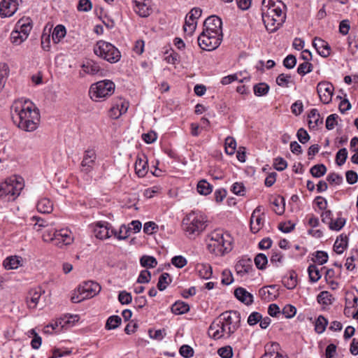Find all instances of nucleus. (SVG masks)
Returning <instances> with one entry per match:
<instances>
[{"label": "nucleus", "mask_w": 358, "mask_h": 358, "mask_svg": "<svg viewBox=\"0 0 358 358\" xmlns=\"http://www.w3.org/2000/svg\"><path fill=\"white\" fill-rule=\"evenodd\" d=\"M10 115L14 124L24 131H34L40 124V111L28 99L15 100L10 106Z\"/></svg>", "instance_id": "f257e3e1"}, {"label": "nucleus", "mask_w": 358, "mask_h": 358, "mask_svg": "<svg viewBox=\"0 0 358 358\" xmlns=\"http://www.w3.org/2000/svg\"><path fill=\"white\" fill-rule=\"evenodd\" d=\"M241 314L237 310L222 313L209 327L208 334L215 340L228 338L240 327Z\"/></svg>", "instance_id": "f03ea898"}, {"label": "nucleus", "mask_w": 358, "mask_h": 358, "mask_svg": "<svg viewBox=\"0 0 358 358\" xmlns=\"http://www.w3.org/2000/svg\"><path fill=\"white\" fill-rule=\"evenodd\" d=\"M285 5L278 0H263L262 3V17L266 30L275 32L284 23L286 15L282 8Z\"/></svg>", "instance_id": "7ed1b4c3"}, {"label": "nucleus", "mask_w": 358, "mask_h": 358, "mask_svg": "<svg viewBox=\"0 0 358 358\" xmlns=\"http://www.w3.org/2000/svg\"><path fill=\"white\" fill-rule=\"evenodd\" d=\"M206 241L208 252L216 257L224 256L232 249L231 237L229 234L224 233L220 229L210 232Z\"/></svg>", "instance_id": "20e7f679"}, {"label": "nucleus", "mask_w": 358, "mask_h": 358, "mask_svg": "<svg viewBox=\"0 0 358 358\" xmlns=\"http://www.w3.org/2000/svg\"><path fill=\"white\" fill-rule=\"evenodd\" d=\"M206 218L200 213L192 212L182 220V229L189 238L199 236L206 228Z\"/></svg>", "instance_id": "39448f33"}, {"label": "nucleus", "mask_w": 358, "mask_h": 358, "mask_svg": "<svg viewBox=\"0 0 358 358\" xmlns=\"http://www.w3.org/2000/svg\"><path fill=\"white\" fill-rule=\"evenodd\" d=\"M24 187L23 180L20 177H13L0 183V201H14Z\"/></svg>", "instance_id": "423d86ee"}, {"label": "nucleus", "mask_w": 358, "mask_h": 358, "mask_svg": "<svg viewBox=\"0 0 358 358\" xmlns=\"http://www.w3.org/2000/svg\"><path fill=\"white\" fill-rule=\"evenodd\" d=\"M94 54L107 62L114 64L120 61L121 54L119 50L112 43L99 41L94 47Z\"/></svg>", "instance_id": "0eeeda50"}, {"label": "nucleus", "mask_w": 358, "mask_h": 358, "mask_svg": "<svg viewBox=\"0 0 358 358\" xmlns=\"http://www.w3.org/2000/svg\"><path fill=\"white\" fill-rule=\"evenodd\" d=\"M115 89V83L110 80H103L91 85L89 90L90 98L94 101H99L111 96Z\"/></svg>", "instance_id": "6e6552de"}, {"label": "nucleus", "mask_w": 358, "mask_h": 358, "mask_svg": "<svg viewBox=\"0 0 358 358\" xmlns=\"http://www.w3.org/2000/svg\"><path fill=\"white\" fill-rule=\"evenodd\" d=\"M101 286L96 282L87 281L80 285L77 291H76L71 301L73 303H79L85 299L92 298L99 293Z\"/></svg>", "instance_id": "1a4fd4ad"}, {"label": "nucleus", "mask_w": 358, "mask_h": 358, "mask_svg": "<svg viewBox=\"0 0 358 358\" xmlns=\"http://www.w3.org/2000/svg\"><path fill=\"white\" fill-rule=\"evenodd\" d=\"M203 31L210 36L220 38V39L222 41L223 34L222 20L216 15L209 16L203 22Z\"/></svg>", "instance_id": "9d476101"}, {"label": "nucleus", "mask_w": 358, "mask_h": 358, "mask_svg": "<svg viewBox=\"0 0 358 358\" xmlns=\"http://www.w3.org/2000/svg\"><path fill=\"white\" fill-rule=\"evenodd\" d=\"M221 42L222 40L220 38L210 36L204 31H202L198 37V44L199 47L207 51L216 49L221 44Z\"/></svg>", "instance_id": "9b49d317"}, {"label": "nucleus", "mask_w": 358, "mask_h": 358, "mask_svg": "<svg viewBox=\"0 0 358 358\" xmlns=\"http://www.w3.org/2000/svg\"><path fill=\"white\" fill-rule=\"evenodd\" d=\"M202 13V10L199 8H193L187 14L185 18V24L183 26L184 31L189 35L192 34L196 27V19H198Z\"/></svg>", "instance_id": "f8f14e48"}, {"label": "nucleus", "mask_w": 358, "mask_h": 358, "mask_svg": "<svg viewBox=\"0 0 358 358\" xmlns=\"http://www.w3.org/2000/svg\"><path fill=\"white\" fill-rule=\"evenodd\" d=\"M96 159V155L94 150L88 149L85 150L80 164V171L87 174L92 172L95 166Z\"/></svg>", "instance_id": "ddd939ff"}, {"label": "nucleus", "mask_w": 358, "mask_h": 358, "mask_svg": "<svg viewBox=\"0 0 358 358\" xmlns=\"http://www.w3.org/2000/svg\"><path fill=\"white\" fill-rule=\"evenodd\" d=\"M262 207L257 206L252 213L250 217V230L253 234L257 233L264 224V213L262 212Z\"/></svg>", "instance_id": "4468645a"}, {"label": "nucleus", "mask_w": 358, "mask_h": 358, "mask_svg": "<svg viewBox=\"0 0 358 358\" xmlns=\"http://www.w3.org/2000/svg\"><path fill=\"white\" fill-rule=\"evenodd\" d=\"M334 86L328 82H320L317 86V92L320 101L324 104L331 101L333 96Z\"/></svg>", "instance_id": "2eb2a0df"}, {"label": "nucleus", "mask_w": 358, "mask_h": 358, "mask_svg": "<svg viewBox=\"0 0 358 358\" xmlns=\"http://www.w3.org/2000/svg\"><path fill=\"white\" fill-rule=\"evenodd\" d=\"M17 10V0H2L0 2V16L2 17L12 16Z\"/></svg>", "instance_id": "dca6fc26"}, {"label": "nucleus", "mask_w": 358, "mask_h": 358, "mask_svg": "<svg viewBox=\"0 0 358 358\" xmlns=\"http://www.w3.org/2000/svg\"><path fill=\"white\" fill-rule=\"evenodd\" d=\"M150 0H133L134 9L141 17H145L151 13Z\"/></svg>", "instance_id": "f3484780"}, {"label": "nucleus", "mask_w": 358, "mask_h": 358, "mask_svg": "<svg viewBox=\"0 0 358 358\" xmlns=\"http://www.w3.org/2000/svg\"><path fill=\"white\" fill-rule=\"evenodd\" d=\"M45 292L41 287L31 289L26 297L27 304L29 308H36L39 299Z\"/></svg>", "instance_id": "a211bd4d"}, {"label": "nucleus", "mask_w": 358, "mask_h": 358, "mask_svg": "<svg viewBox=\"0 0 358 358\" xmlns=\"http://www.w3.org/2000/svg\"><path fill=\"white\" fill-rule=\"evenodd\" d=\"M313 45L317 53L323 57H327L331 53V47L329 43L319 37H315L313 41Z\"/></svg>", "instance_id": "6ab92c4d"}, {"label": "nucleus", "mask_w": 358, "mask_h": 358, "mask_svg": "<svg viewBox=\"0 0 358 358\" xmlns=\"http://www.w3.org/2000/svg\"><path fill=\"white\" fill-rule=\"evenodd\" d=\"M259 294L262 299L271 301L278 297V289L275 285L265 286L259 289Z\"/></svg>", "instance_id": "aec40b11"}, {"label": "nucleus", "mask_w": 358, "mask_h": 358, "mask_svg": "<svg viewBox=\"0 0 358 358\" xmlns=\"http://www.w3.org/2000/svg\"><path fill=\"white\" fill-rule=\"evenodd\" d=\"M95 236L99 239H106L112 236L111 229L107 222H98L94 228Z\"/></svg>", "instance_id": "412c9836"}, {"label": "nucleus", "mask_w": 358, "mask_h": 358, "mask_svg": "<svg viewBox=\"0 0 358 358\" xmlns=\"http://www.w3.org/2000/svg\"><path fill=\"white\" fill-rule=\"evenodd\" d=\"M235 269L238 275L243 276L244 275L252 271V262L250 258H242L235 266Z\"/></svg>", "instance_id": "4be33fe9"}, {"label": "nucleus", "mask_w": 358, "mask_h": 358, "mask_svg": "<svg viewBox=\"0 0 358 358\" xmlns=\"http://www.w3.org/2000/svg\"><path fill=\"white\" fill-rule=\"evenodd\" d=\"M31 29V20L30 18L27 17L20 19L16 23L14 30H17L18 32L22 35L24 34L26 38H27Z\"/></svg>", "instance_id": "5701e85b"}, {"label": "nucleus", "mask_w": 358, "mask_h": 358, "mask_svg": "<svg viewBox=\"0 0 358 358\" xmlns=\"http://www.w3.org/2000/svg\"><path fill=\"white\" fill-rule=\"evenodd\" d=\"M234 295L238 300L245 303L250 305L253 303V296L243 287H238L234 291Z\"/></svg>", "instance_id": "b1692460"}, {"label": "nucleus", "mask_w": 358, "mask_h": 358, "mask_svg": "<svg viewBox=\"0 0 358 358\" xmlns=\"http://www.w3.org/2000/svg\"><path fill=\"white\" fill-rule=\"evenodd\" d=\"M308 117V125L310 129H315L323 123L322 117H321L318 110L315 108L310 110Z\"/></svg>", "instance_id": "393cba45"}, {"label": "nucleus", "mask_w": 358, "mask_h": 358, "mask_svg": "<svg viewBox=\"0 0 358 358\" xmlns=\"http://www.w3.org/2000/svg\"><path fill=\"white\" fill-rule=\"evenodd\" d=\"M79 320V316L78 315H70L69 317H66V320L60 321V322H55L54 323H51L46 326L45 327V332H49L48 329L50 327L52 331H55L57 329L59 325H60L62 327H64L66 324H69L71 323H75L76 322H78Z\"/></svg>", "instance_id": "a878e982"}, {"label": "nucleus", "mask_w": 358, "mask_h": 358, "mask_svg": "<svg viewBox=\"0 0 358 358\" xmlns=\"http://www.w3.org/2000/svg\"><path fill=\"white\" fill-rule=\"evenodd\" d=\"M148 166L147 159L138 157L135 162V171L139 177H144L148 173Z\"/></svg>", "instance_id": "bb28decb"}, {"label": "nucleus", "mask_w": 358, "mask_h": 358, "mask_svg": "<svg viewBox=\"0 0 358 358\" xmlns=\"http://www.w3.org/2000/svg\"><path fill=\"white\" fill-rule=\"evenodd\" d=\"M36 208L41 213H50L53 210V204L49 199L43 198L38 201Z\"/></svg>", "instance_id": "cd10ccee"}, {"label": "nucleus", "mask_w": 358, "mask_h": 358, "mask_svg": "<svg viewBox=\"0 0 358 358\" xmlns=\"http://www.w3.org/2000/svg\"><path fill=\"white\" fill-rule=\"evenodd\" d=\"M82 69L85 73L90 75H96L101 70L99 64L92 60L87 61L83 64Z\"/></svg>", "instance_id": "c85d7f7f"}, {"label": "nucleus", "mask_w": 358, "mask_h": 358, "mask_svg": "<svg viewBox=\"0 0 358 358\" xmlns=\"http://www.w3.org/2000/svg\"><path fill=\"white\" fill-rule=\"evenodd\" d=\"M199 275L205 280L210 279L213 274L212 267L208 264H199L196 266Z\"/></svg>", "instance_id": "c756f323"}, {"label": "nucleus", "mask_w": 358, "mask_h": 358, "mask_svg": "<svg viewBox=\"0 0 358 358\" xmlns=\"http://www.w3.org/2000/svg\"><path fill=\"white\" fill-rule=\"evenodd\" d=\"M189 306L183 301H176L171 306V312L175 315H182L189 311Z\"/></svg>", "instance_id": "7c9ffc66"}, {"label": "nucleus", "mask_w": 358, "mask_h": 358, "mask_svg": "<svg viewBox=\"0 0 358 358\" xmlns=\"http://www.w3.org/2000/svg\"><path fill=\"white\" fill-rule=\"evenodd\" d=\"M196 189L199 194L206 196L212 192L213 186L206 180H201L198 182Z\"/></svg>", "instance_id": "2f4dec72"}, {"label": "nucleus", "mask_w": 358, "mask_h": 358, "mask_svg": "<svg viewBox=\"0 0 358 358\" xmlns=\"http://www.w3.org/2000/svg\"><path fill=\"white\" fill-rule=\"evenodd\" d=\"M66 28L62 24L57 25L52 34V38L55 43H59L66 35Z\"/></svg>", "instance_id": "473e14b6"}, {"label": "nucleus", "mask_w": 358, "mask_h": 358, "mask_svg": "<svg viewBox=\"0 0 358 358\" xmlns=\"http://www.w3.org/2000/svg\"><path fill=\"white\" fill-rule=\"evenodd\" d=\"M59 238H63V245H69L73 242L71 232L68 229H61L57 231V234H56V239Z\"/></svg>", "instance_id": "72a5a7b5"}, {"label": "nucleus", "mask_w": 358, "mask_h": 358, "mask_svg": "<svg viewBox=\"0 0 358 358\" xmlns=\"http://www.w3.org/2000/svg\"><path fill=\"white\" fill-rule=\"evenodd\" d=\"M308 273L309 275L310 280L313 282H316L322 277L320 270L315 264H310L308 266Z\"/></svg>", "instance_id": "f704fd0d"}, {"label": "nucleus", "mask_w": 358, "mask_h": 358, "mask_svg": "<svg viewBox=\"0 0 358 358\" xmlns=\"http://www.w3.org/2000/svg\"><path fill=\"white\" fill-rule=\"evenodd\" d=\"M270 90V87L265 83H260L256 84L253 87L254 94L257 96H262L266 95Z\"/></svg>", "instance_id": "c9c22d12"}, {"label": "nucleus", "mask_w": 358, "mask_h": 358, "mask_svg": "<svg viewBox=\"0 0 358 358\" xmlns=\"http://www.w3.org/2000/svg\"><path fill=\"white\" fill-rule=\"evenodd\" d=\"M21 259L18 257H10L3 262V266L6 269H15L20 265Z\"/></svg>", "instance_id": "e433bc0d"}, {"label": "nucleus", "mask_w": 358, "mask_h": 358, "mask_svg": "<svg viewBox=\"0 0 358 358\" xmlns=\"http://www.w3.org/2000/svg\"><path fill=\"white\" fill-rule=\"evenodd\" d=\"M171 279L168 273H163L159 278L157 288L159 291H164L171 283Z\"/></svg>", "instance_id": "4c0bfd02"}, {"label": "nucleus", "mask_w": 358, "mask_h": 358, "mask_svg": "<svg viewBox=\"0 0 358 358\" xmlns=\"http://www.w3.org/2000/svg\"><path fill=\"white\" fill-rule=\"evenodd\" d=\"M112 235H114L118 240H125L129 236V229L125 225H122L118 231L111 229Z\"/></svg>", "instance_id": "58836bf2"}, {"label": "nucleus", "mask_w": 358, "mask_h": 358, "mask_svg": "<svg viewBox=\"0 0 358 358\" xmlns=\"http://www.w3.org/2000/svg\"><path fill=\"white\" fill-rule=\"evenodd\" d=\"M327 324H328L327 320L324 317L320 315L315 321V331L317 334L323 333L325 331Z\"/></svg>", "instance_id": "ea45409f"}, {"label": "nucleus", "mask_w": 358, "mask_h": 358, "mask_svg": "<svg viewBox=\"0 0 358 358\" xmlns=\"http://www.w3.org/2000/svg\"><path fill=\"white\" fill-rule=\"evenodd\" d=\"M310 172L313 177L320 178L326 173L327 167L322 164H316L311 167Z\"/></svg>", "instance_id": "a19ab883"}, {"label": "nucleus", "mask_w": 358, "mask_h": 358, "mask_svg": "<svg viewBox=\"0 0 358 358\" xmlns=\"http://www.w3.org/2000/svg\"><path fill=\"white\" fill-rule=\"evenodd\" d=\"M236 148V142L233 137L228 136L225 139V152L229 155L234 154Z\"/></svg>", "instance_id": "79ce46f5"}, {"label": "nucleus", "mask_w": 358, "mask_h": 358, "mask_svg": "<svg viewBox=\"0 0 358 358\" xmlns=\"http://www.w3.org/2000/svg\"><path fill=\"white\" fill-rule=\"evenodd\" d=\"M141 265L143 267L155 268L157 262V259L152 256L143 255L140 259Z\"/></svg>", "instance_id": "37998d69"}, {"label": "nucleus", "mask_w": 358, "mask_h": 358, "mask_svg": "<svg viewBox=\"0 0 358 358\" xmlns=\"http://www.w3.org/2000/svg\"><path fill=\"white\" fill-rule=\"evenodd\" d=\"M346 236L343 237L341 236V239L337 238L334 245V250L337 254H342L347 245Z\"/></svg>", "instance_id": "c03bdc74"}, {"label": "nucleus", "mask_w": 358, "mask_h": 358, "mask_svg": "<svg viewBox=\"0 0 358 358\" xmlns=\"http://www.w3.org/2000/svg\"><path fill=\"white\" fill-rule=\"evenodd\" d=\"M254 262L257 268L263 270L268 262L267 257L264 254L259 253L255 257Z\"/></svg>", "instance_id": "a18cd8bd"}, {"label": "nucleus", "mask_w": 358, "mask_h": 358, "mask_svg": "<svg viewBox=\"0 0 358 358\" xmlns=\"http://www.w3.org/2000/svg\"><path fill=\"white\" fill-rule=\"evenodd\" d=\"M313 255L315 258L313 259V261L320 265H322L328 261L329 257L326 252L318 250Z\"/></svg>", "instance_id": "49530a36"}, {"label": "nucleus", "mask_w": 358, "mask_h": 358, "mask_svg": "<svg viewBox=\"0 0 358 358\" xmlns=\"http://www.w3.org/2000/svg\"><path fill=\"white\" fill-rule=\"evenodd\" d=\"M334 299L332 295L327 291H324L320 293L317 296V301L320 303L324 305H329L332 303V300Z\"/></svg>", "instance_id": "de8ad7c7"}, {"label": "nucleus", "mask_w": 358, "mask_h": 358, "mask_svg": "<svg viewBox=\"0 0 358 358\" xmlns=\"http://www.w3.org/2000/svg\"><path fill=\"white\" fill-rule=\"evenodd\" d=\"M121 321V318L117 315L110 316L106 321V328L107 329H115L120 324Z\"/></svg>", "instance_id": "09e8293b"}, {"label": "nucleus", "mask_w": 358, "mask_h": 358, "mask_svg": "<svg viewBox=\"0 0 358 358\" xmlns=\"http://www.w3.org/2000/svg\"><path fill=\"white\" fill-rule=\"evenodd\" d=\"M27 38L24 34L22 35L19 33L17 30H13L10 34V41L12 43L15 45H20L22 42H24Z\"/></svg>", "instance_id": "8fccbe9b"}, {"label": "nucleus", "mask_w": 358, "mask_h": 358, "mask_svg": "<svg viewBox=\"0 0 358 358\" xmlns=\"http://www.w3.org/2000/svg\"><path fill=\"white\" fill-rule=\"evenodd\" d=\"M292 82L291 76L288 74L281 73L276 78V83L282 87H288Z\"/></svg>", "instance_id": "3c124183"}, {"label": "nucleus", "mask_w": 358, "mask_h": 358, "mask_svg": "<svg viewBox=\"0 0 358 358\" xmlns=\"http://www.w3.org/2000/svg\"><path fill=\"white\" fill-rule=\"evenodd\" d=\"M357 144L358 137L355 136L350 141V150L355 152V154L351 157V161L355 164H358V148L356 147Z\"/></svg>", "instance_id": "603ef678"}, {"label": "nucleus", "mask_w": 358, "mask_h": 358, "mask_svg": "<svg viewBox=\"0 0 358 358\" xmlns=\"http://www.w3.org/2000/svg\"><path fill=\"white\" fill-rule=\"evenodd\" d=\"M358 301V297L356 296L352 292H348L345 296V307L352 308L355 309V305Z\"/></svg>", "instance_id": "864d4df0"}, {"label": "nucleus", "mask_w": 358, "mask_h": 358, "mask_svg": "<svg viewBox=\"0 0 358 358\" xmlns=\"http://www.w3.org/2000/svg\"><path fill=\"white\" fill-rule=\"evenodd\" d=\"M312 71L313 64L308 62H304L300 64L297 68V73L301 76H305Z\"/></svg>", "instance_id": "5fc2aeb1"}, {"label": "nucleus", "mask_w": 358, "mask_h": 358, "mask_svg": "<svg viewBox=\"0 0 358 358\" xmlns=\"http://www.w3.org/2000/svg\"><path fill=\"white\" fill-rule=\"evenodd\" d=\"M348 151L346 148L340 149L336 155V162L338 166H342L346 161Z\"/></svg>", "instance_id": "6e6d98bb"}, {"label": "nucleus", "mask_w": 358, "mask_h": 358, "mask_svg": "<svg viewBox=\"0 0 358 358\" xmlns=\"http://www.w3.org/2000/svg\"><path fill=\"white\" fill-rule=\"evenodd\" d=\"M283 284L284 285L289 289H292L296 286L297 280L296 275L294 273H292L288 278H283Z\"/></svg>", "instance_id": "4d7b16f0"}, {"label": "nucleus", "mask_w": 358, "mask_h": 358, "mask_svg": "<svg viewBox=\"0 0 358 358\" xmlns=\"http://www.w3.org/2000/svg\"><path fill=\"white\" fill-rule=\"evenodd\" d=\"M345 223V219L342 217H338L335 220H332L329 224V227L331 230L339 231L341 230Z\"/></svg>", "instance_id": "13d9d810"}, {"label": "nucleus", "mask_w": 358, "mask_h": 358, "mask_svg": "<svg viewBox=\"0 0 358 358\" xmlns=\"http://www.w3.org/2000/svg\"><path fill=\"white\" fill-rule=\"evenodd\" d=\"M118 300L122 305H127L132 301V296L129 292L124 290L120 292L118 295Z\"/></svg>", "instance_id": "bf43d9fd"}, {"label": "nucleus", "mask_w": 358, "mask_h": 358, "mask_svg": "<svg viewBox=\"0 0 358 358\" xmlns=\"http://www.w3.org/2000/svg\"><path fill=\"white\" fill-rule=\"evenodd\" d=\"M113 103L117 106L122 114L127 113L129 108V102L122 98H117Z\"/></svg>", "instance_id": "052dcab7"}, {"label": "nucleus", "mask_w": 358, "mask_h": 358, "mask_svg": "<svg viewBox=\"0 0 358 358\" xmlns=\"http://www.w3.org/2000/svg\"><path fill=\"white\" fill-rule=\"evenodd\" d=\"M171 263L176 267L181 268L187 264V259L181 255L175 256L171 259Z\"/></svg>", "instance_id": "680f3d73"}, {"label": "nucleus", "mask_w": 358, "mask_h": 358, "mask_svg": "<svg viewBox=\"0 0 358 358\" xmlns=\"http://www.w3.org/2000/svg\"><path fill=\"white\" fill-rule=\"evenodd\" d=\"M296 64V58L293 55H287L283 60V65L288 69H293Z\"/></svg>", "instance_id": "e2e57ef3"}, {"label": "nucleus", "mask_w": 358, "mask_h": 358, "mask_svg": "<svg viewBox=\"0 0 358 358\" xmlns=\"http://www.w3.org/2000/svg\"><path fill=\"white\" fill-rule=\"evenodd\" d=\"M273 166L277 171H282L287 168V163L282 157H278L274 159Z\"/></svg>", "instance_id": "0e129e2a"}, {"label": "nucleus", "mask_w": 358, "mask_h": 358, "mask_svg": "<svg viewBox=\"0 0 358 358\" xmlns=\"http://www.w3.org/2000/svg\"><path fill=\"white\" fill-rule=\"evenodd\" d=\"M56 234H57V230H46L43 234V240L45 242H51L54 244Z\"/></svg>", "instance_id": "69168bd1"}, {"label": "nucleus", "mask_w": 358, "mask_h": 358, "mask_svg": "<svg viewBox=\"0 0 358 358\" xmlns=\"http://www.w3.org/2000/svg\"><path fill=\"white\" fill-rule=\"evenodd\" d=\"M217 352L222 358H231L233 356V350L231 346L220 348Z\"/></svg>", "instance_id": "338daca9"}, {"label": "nucleus", "mask_w": 358, "mask_h": 358, "mask_svg": "<svg viewBox=\"0 0 358 358\" xmlns=\"http://www.w3.org/2000/svg\"><path fill=\"white\" fill-rule=\"evenodd\" d=\"M296 313V308L290 304L286 305L283 309H282V314L285 316L287 318H292L293 317Z\"/></svg>", "instance_id": "774afa93"}]
</instances>
